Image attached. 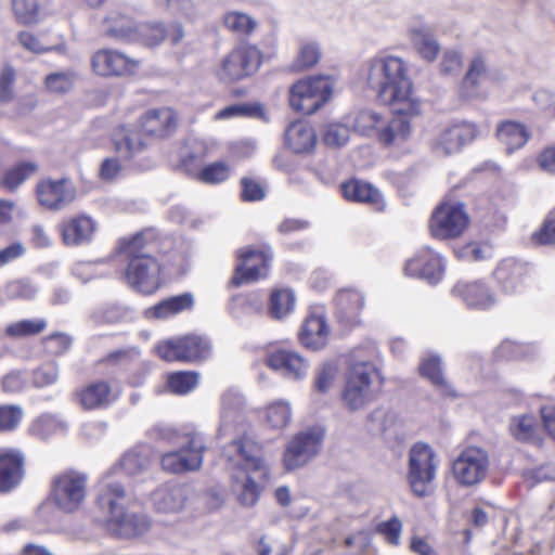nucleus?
I'll return each mask as SVG.
<instances>
[{
    "label": "nucleus",
    "instance_id": "1",
    "mask_svg": "<svg viewBox=\"0 0 555 555\" xmlns=\"http://www.w3.org/2000/svg\"><path fill=\"white\" fill-rule=\"evenodd\" d=\"M160 236L151 229L122 236L117 241L115 253L124 263L122 280L134 292L154 295L163 284Z\"/></svg>",
    "mask_w": 555,
    "mask_h": 555
},
{
    "label": "nucleus",
    "instance_id": "2",
    "mask_svg": "<svg viewBox=\"0 0 555 555\" xmlns=\"http://www.w3.org/2000/svg\"><path fill=\"white\" fill-rule=\"evenodd\" d=\"M262 450V444L248 433L241 434L224 447L227 460L233 467L232 489L242 506L256 505L270 480Z\"/></svg>",
    "mask_w": 555,
    "mask_h": 555
},
{
    "label": "nucleus",
    "instance_id": "3",
    "mask_svg": "<svg viewBox=\"0 0 555 555\" xmlns=\"http://www.w3.org/2000/svg\"><path fill=\"white\" fill-rule=\"evenodd\" d=\"M366 83L378 100L397 115L416 116L421 103L414 95L409 69L398 56H378L370 61Z\"/></svg>",
    "mask_w": 555,
    "mask_h": 555
},
{
    "label": "nucleus",
    "instance_id": "4",
    "mask_svg": "<svg viewBox=\"0 0 555 555\" xmlns=\"http://www.w3.org/2000/svg\"><path fill=\"white\" fill-rule=\"evenodd\" d=\"M275 254L268 243L247 245L235 250V264L228 282L229 287L238 288L270 276Z\"/></svg>",
    "mask_w": 555,
    "mask_h": 555
},
{
    "label": "nucleus",
    "instance_id": "5",
    "mask_svg": "<svg viewBox=\"0 0 555 555\" xmlns=\"http://www.w3.org/2000/svg\"><path fill=\"white\" fill-rule=\"evenodd\" d=\"M438 466L439 457L429 444L418 441L411 447L406 480L415 496L426 498L435 492Z\"/></svg>",
    "mask_w": 555,
    "mask_h": 555
},
{
    "label": "nucleus",
    "instance_id": "6",
    "mask_svg": "<svg viewBox=\"0 0 555 555\" xmlns=\"http://www.w3.org/2000/svg\"><path fill=\"white\" fill-rule=\"evenodd\" d=\"M88 475L74 468L56 473L50 482V498L64 513H75L83 504L88 493Z\"/></svg>",
    "mask_w": 555,
    "mask_h": 555
},
{
    "label": "nucleus",
    "instance_id": "7",
    "mask_svg": "<svg viewBox=\"0 0 555 555\" xmlns=\"http://www.w3.org/2000/svg\"><path fill=\"white\" fill-rule=\"evenodd\" d=\"M334 79L330 76L313 75L297 80L289 89V105L300 114L311 115L331 99Z\"/></svg>",
    "mask_w": 555,
    "mask_h": 555
},
{
    "label": "nucleus",
    "instance_id": "8",
    "mask_svg": "<svg viewBox=\"0 0 555 555\" xmlns=\"http://www.w3.org/2000/svg\"><path fill=\"white\" fill-rule=\"evenodd\" d=\"M155 350L166 362L198 363L210 357L211 343L206 336L190 333L163 340Z\"/></svg>",
    "mask_w": 555,
    "mask_h": 555
},
{
    "label": "nucleus",
    "instance_id": "9",
    "mask_svg": "<svg viewBox=\"0 0 555 555\" xmlns=\"http://www.w3.org/2000/svg\"><path fill=\"white\" fill-rule=\"evenodd\" d=\"M375 376H379V372L370 362H358L348 369L340 396L348 410H360L375 399L376 392L373 389Z\"/></svg>",
    "mask_w": 555,
    "mask_h": 555
},
{
    "label": "nucleus",
    "instance_id": "10",
    "mask_svg": "<svg viewBox=\"0 0 555 555\" xmlns=\"http://www.w3.org/2000/svg\"><path fill=\"white\" fill-rule=\"evenodd\" d=\"M262 63L257 46L243 42L235 46L221 61L218 76L224 82H234L254 75Z\"/></svg>",
    "mask_w": 555,
    "mask_h": 555
},
{
    "label": "nucleus",
    "instance_id": "11",
    "mask_svg": "<svg viewBox=\"0 0 555 555\" xmlns=\"http://www.w3.org/2000/svg\"><path fill=\"white\" fill-rule=\"evenodd\" d=\"M469 224L463 203L443 201L433 211L428 229L433 237L453 240L460 237Z\"/></svg>",
    "mask_w": 555,
    "mask_h": 555
},
{
    "label": "nucleus",
    "instance_id": "12",
    "mask_svg": "<svg viewBox=\"0 0 555 555\" xmlns=\"http://www.w3.org/2000/svg\"><path fill=\"white\" fill-rule=\"evenodd\" d=\"M490 459L486 450L476 446L464 448L451 464L454 480L462 487H474L489 473Z\"/></svg>",
    "mask_w": 555,
    "mask_h": 555
},
{
    "label": "nucleus",
    "instance_id": "13",
    "mask_svg": "<svg viewBox=\"0 0 555 555\" xmlns=\"http://www.w3.org/2000/svg\"><path fill=\"white\" fill-rule=\"evenodd\" d=\"M206 449L205 441L201 436L196 434L186 435V441L180 449L162 455L160 466L166 473L176 475L195 472L203 464Z\"/></svg>",
    "mask_w": 555,
    "mask_h": 555
},
{
    "label": "nucleus",
    "instance_id": "14",
    "mask_svg": "<svg viewBox=\"0 0 555 555\" xmlns=\"http://www.w3.org/2000/svg\"><path fill=\"white\" fill-rule=\"evenodd\" d=\"M137 126L150 140H166L179 126V114L170 106L150 107L137 119Z\"/></svg>",
    "mask_w": 555,
    "mask_h": 555
},
{
    "label": "nucleus",
    "instance_id": "15",
    "mask_svg": "<svg viewBox=\"0 0 555 555\" xmlns=\"http://www.w3.org/2000/svg\"><path fill=\"white\" fill-rule=\"evenodd\" d=\"M140 61L111 48L96 50L91 56L92 72L100 77H128L137 74Z\"/></svg>",
    "mask_w": 555,
    "mask_h": 555
},
{
    "label": "nucleus",
    "instance_id": "16",
    "mask_svg": "<svg viewBox=\"0 0 555 555\" xmlns=\"http://www.w3.org/2000/svg\"><path fill=\"white\" fill-rule=\"evenodd\" d=\"M323 435L315 429L296 434L283 453V464L287 470L306 465L321 449Z\"/></svg>",
    "mask_w": 555,
    "mask_h": 555
},
{
    "label": "nucleus",
    "instance_id": "17",
    "mask_svg": "<svg viewBox=\"0 0 555 555\" xmlns=\"http://www.w3.org/2000/svg\"><path fill=\"white\" fill-rule=\"evenodd\" d=\"M76 188L67 178L40 179L36 184V197L40 206L48 210H61L76 198Z\"/></svg>",
    "mask_w": 555,
    "mask_h": 555
},
{
    "label": "nucleus",
    "instance_id": "18",
    "mask_svg": "<svg viewBox=\"0 0 555 555\" xmlns=\"http://www.w3.org/2000/svg\"><path fill=\"white\" fill-rule=\"evenodd\" d=\"M26 454L18 448L0 447V494L16 490L26 476Z\"/></svg>",
    "mask_w": 555,
    "mask_h": 555
},
{
    "label": "nucleus",
    "instance_id": "19",
    "mask_svg": "<svg viewBox=\"0 0 555 555\" xmlns=\"http://www.w3.org/2000/svg\"><path fill=\"white\" fill-rule=\"evenodd\" d=\"M444 271L442 256L428 246L420 248L404 266L406 275L426 280L430 284L439 283L443 279Z\"/></svg>",
    "mask_w": 555,
    "mask_h": 555
},
{
    "label": "nucleus",
    "instance_id": "20",
    "mask_svg": "<svg viewBox=\"0 0 555 555\" xmlns=\"http://www.w3.org/2000/svg\"><path fill=\"white\" fill-rule=\"evenodd\" d=\"M383 125V117L373 111H363L357 117V126L362 131L376 130L379 143L385 147L395 144L398 140H406L410 133V124L403 119H392L386 127Z\"/></svg>",
    "mask_w": 555,
    "mask_h": 555
},
{
    "label": "nucleus",
    "instance_id": "21",
    "mask_svg": "<svg viewBox=\"0 0 555 555\" xmlns=\"http://www.w3.org/2000/svg\"><path fill=\"white\" fill-rule=\"evenodd\" d=\"M494 274L502 294L506 296L522 294L532 282L528 264L515 259L503 260Z\"/></svg>",
    "mask_w": 555,
    "mask_h": 555
},
{
    "label": "nucleus",
    "instance_id": "22",
    "mask_svg": "<svg viewBox=\"0 0 555 555\" xmlns=\"http://www.w3.org/2000/svg\"><path fill=\"white\" fill-rule=\"evenodd\" d=\"M149 140L138 126L125 124L116 126L111 135L114 151L128 162L135 160L149 149Z\"/></svg>",
    "mask_w": 555,
    "mask_h": 555
},
{
    "label": "nucleus",
    "instance_id": "23",
    "mask_svg": "<svg viewBox=\"0 0 555 555\" xmlns=\"http://www.w3.org/2000/svg\"><path fill=\"white\" fill-rule=\"evenodd\" d=\"M74 397L83 411H95L111 406L118 393L109 380L94 379L77 389Z\"/></svg>",
    "mask_w": 555,
    "mask_h": 555
},
{
    "label": "nucleus",
    "instance_id": "24",
    "mask_svg": "<svg viewBox=\"0 0 555 555\" xmlns=\"http://www.w3.org/2000/svg\"><path fill=\"white\" fill-rule=\"evenodd\" d=\"M264 363L271 370L291 379H301L308 373V362L297 351L276 348L267 353Z\"/></svg>",
    "mask_w": 555,
    "mask_h": 555
},
{
    "label": "nucleus",
    "instance_id": "25",
    "mask_svg": "<svg viewBox=\"0 0 555 555\" xmlns=\"http://www.w3.org/2000/svg\"><path fill=\"white\" fill-rule=\"evenodd\" d=\"M343 197L351 203L364 204L371 209L383 212L386 202L380 191L370 182L350 178L340 184Z\"/></svg>",
    "mask_w": 555,
    "mask_h": 555
},
{
    "label": "nucleus",
    "instance_id": "26",
    "mask_svg": "<svg viewBox=\"0 0 555 555\" xmlns=\"http://www.w3.org/2000/svg\"><path fill=\"white\" fill-rule=\"evenodd\" d=\"M452 293L470 309L488 310L498 301L494 292L485 280L459 282Z\"/></svg>",
    "mask_w": 555,
    "mask_h": 555
},
{
    "label": "nucleus",
    "instance_id": "27",
    "mask_svg": "<svg viewBox=\"0 0 555 555\" xmlns=\"http://www.w3.org/2000/svg\"><path fill=\"white\" fill-rule=\"evenodd\" d=\"M330 326L323 313L310 311L298 333L299 343L309 350L318 351L327 345Z\"/></svg>",
    "mask_w": 555,
    "mask_h": 555
},
{
    "label": "nucleus",
    "instance_id": "28",
    "mask_svg": "<svg viewBox=\"0 0 555 555\" xmlns=\"http://www.w3.org/2000/svg\"><path fill=\"white\" fill-rule=\"evenodd\" d=\"M59 229L64 245L80 246L92 241L96 223L87 215H77L63 220Z\"/></svg>",
    "mask_w": 555,
    "mask_h": 555
},
{
    "label": "nucleus",
    "instance_id": "29",
    "mask_svg": "<svg viewBox=\"0 0 555 555\" xmlns=\"http://www.w3.org/2000/svg\"><path fill=\"white\" fill-rule=\"evenodd\" d=\"M363 307V296L356 289H340L335 297V315L345 326H353L360 322Z\"/></svg>",
    "mask_w": 555,
    "mask_h": 555
},
{
    "label": "nucleus",
    "instance_id": "30",
    "mask_svg": "<svg viewBox=\"0 0 555 555\" xmlns=\"http://www.w3.org/2000/svg\"><path fill=\"white\" fill-rule=\"evenodd\" d=\"M127 501V492L122 483L112 479V475L105 476L100 482L96 498L98 506L113 517L124 511Z\"/></svg>",
    "mask_w": 555,
    "mask_h": 555
},
{
    "label": "nucleus",
    "instance_id": "31",
    "mask_svg": "<svg viewBox=\"0 0 555 555\" xmlns=\"http://www.w3.org/2000/svg\"><path fill=\"white\" fill-rule=\"evenodd\" d=\"M478 135L479 129L475 122L459 121L440 133L438 144L447 153H452L460 150L463 145L472 143Z\"/></svg>",
    "mask_w": 555,
    "mask_h": 555
},
{
    "label": "nucleus",
    "instance_id": "32",
    "mask_svg": "<svg viewBox=\"0 0 555 555\" xmlns=\"http://www.w3.org/2000/svg\"><path fill=\"white\" fill-rule=\"evenodd\" d=\"M106 525L112 534L124 539L140 537L150 528V522L144 516L128 514L125 511H121L113 517H108Z\"/></svg>",
    "mask_w": 555,
    "mask_h": 555
},
{
    "label": "nucleus",
    "instance_id": "33",
    "mask_svg": "<svg viewBox=\"0 0 555 555\" xmlns=\"http://www.w3.org/2000/svg\"><path fill=\"white\" fill-rule=\"evenodd\" d=\"M194 304V295L185 292L160 300L147 308L144 315L147 319L164 320L193 310Z\"/></svg>",
    "mask_w": 555,
    "mask_h": 555
},
{
    "label": "nucleus",
    "instance_id": "34",
    "mask_svg": "<svg viewBox=\"0 0 555 555\" xmlns=\"http://www.w3.org/2000/svg\"><path fill=\"white\" fill-rule=\"evenodd\" d=\"M104 35L108 38L132 42L135 38L137 24L131 15L120 10L111 11L103 21Z\"/></svg>",
    "mask_w": 555,
    "mask_h": 555
},
{
    "label": "nucleus",
    "instance_id": "35",
    "mask_svg": "<svg viewBox=\"0 0 555 555\" xmlns=\"http://www.w3.org/2000/svg\"><path fill=\"white\" fill-rule=\"evenodd\" d=\"M285 143L294 153L307 154L315 147L317 133L308 122L295 121L285 131Z\"/></svg>",
    "mask_w": 555,
    "mask_h": 555
},
{
    "label": "nucleus",
    "instance_id": "36",
    "mask_svg": "<svg viewBox=\"0 0 555 555\" xmlns=\"http://www.w3.org/2000/svg\"><path fill=\"white\" fill-rule=\"evenodd\" d=\"M498 141L505 146L508 154L521 149L530 139L526 125L515 120L501 121L495 131Z\"/></svg>",
    "mask_w": 555,
    "mask_h": 555
},
{
    "label": "nucleus",
    "instance_id": "37",
    "mask_svg": "<svg viewBox=\"0 0 555 555\" xmlns=\"http://www.w3.org/2000/svg\"><path fill=\"white\" fill-rule=\"evenodd\" d=\"M296 305V296L293 288L287 286H274L270 289L267 312L273 320H282L291 314Z\"/></svg>",
    "mask_w": 555,
    "mask_h": 555
},
{
    "label": "nucleus",
    "instance_id": "38",
    "mask_svg": "<svg viewBox=\"0 0 555 555\" xmlns=\"http://www.w3.org/2000/svg\"><path fill=\"white\" fill-rule=\"evenodd\" d=\"M488 68L486 60L481 54L475 55L468 66V69L461 81V94L464 98H473L478 94V89L482 79L486 78Z\"/></svg>",
    "mask_w": 555,
    "mask_h": 555
},
{
    "label": "nucleus",
    "instance_id": "39",
    "mask_svg": "<svg viewBox=\"0 0 555 555\" xmlns=\"http://www.w3.org/2000/svg\"><path fill=\"white\" fill-rule=\"evenodd\" d=\"M199 374L195 371H175L166 375L165 385L169 393L185 396L198 385Z\"/></svg>",
    "mask_w": 555,
    "mask_h": 555
},
{
    "label": "nucleus",
    "instance_id": "40",
    "mask_svg": "<svg viewBox=\"0 0 555 555\" xmlns=\"http://www.w3.org/2000/svg\"><path fill=\"white\" fill-rule=\"evenodd\" d=\"M223 27L237 36L250 37L258 27L257 21L241 11H228L222 16Z\"/></svg>",
    "mask_w": 555,
    "mask_h": 555
},
{
    "label": "nucleus",
    "instance_id": "41",
    "mask_svg": "<svg viewBox=\"0 0 555 555\" xmlns=\"http://www.w3.org/2000/svg\"><path fill=\"white\" fill-rule=\"evenodd\" d=\"M185 501V490L180 485L166 486L156 493L157 509L164 513L180 511Z\"/></svg>",
    "mask_w": 555,
    "mask_h": 555
},
{
    "label": "nucleus",
    "instance_id": "42",
    "mask_svg": "<svg viewBox=\"0 0 555 555\" xmlns=\"http://www.w3.org/2000/svg\"><path fill=\"white\" fill-rule=\"evenodd\" d=\"M38 167L33 162H22L5 170L0 179V188L8 192H14L29 177H31Z\"/></svg>",
    "mask_w": 555,
    "mask_h": 555
},
{
    "label": "nucleus",
    "instance_id": "43",
    "mask_svg": "<svg viewBox=\"0 0 555 555\" xmlns=\"http://www.w3.org/2000/svg\"><path fill=\"white\" fill-rule=\"evenodd\" d=\"M233 168L227 160H216L202 167L195 179L204 184H221L230 179Z\"/></svg>",
    "mask_w": 555,
    "mask_h": 555
},
{
    "label": "nucleus",
    "instance_id": "44",
    "mask_svg": "<svg viewBox=\"0 0 555 555\" xmlns=\"http://www.w3.org/2000/svg\"><path fill=\"white\" fill-rule=\"evenodd\" d=\"M321 47L315 41H302L291 67L294 72H304L314 67L321 60Z\"/></svg>",
    "mask_w": 555,
    "mask_h": 555
},
{
    "label": "nucleus",
    "instance_id": "45",
    "mask_svg": "<svg viewBox=\"0 0 555 555\" xmlns=\"http://www.w3.org/2000/svg\"><path fill=\"white\" fill-rule=\"evenodd\" d=\"M48 322L46 319H23L9 324L5 327L7 336L11 338H24L36 336L47 330Z\"/></svg>",
    "mask_w": 555,
    "mask_h": 555
},
{
    "label": "nucleus",
    "instance_id": "46",
    "mask_svg": "<svg viewBox=\"0 0 555 555\" xmlns=\"http://www.w3.org/2000/svg\"><path fill=\"white\" fill-rule=\"evenodd\" d=\"M167 38V28L162 23H143L137 25L135 38L138 41L146 47H156Z\"/></svg>",
    "mask_w": 555,
    "mask_h": 555
},
{
    "label": "nucleus",
    "instance_id": "47",
    "mask_svg": "<svg viewBox=\"0 0 555 555\" xmlns=\"http://www.w3.org/2000/svg\"><path fill=\"white\" fill-rule=\"evenodd\" d=\"M12 11L21 25L36 24L40 20L41 4L39 0H11Z\"/></svg>",
    "mask_w": 555,
    "mask_h": 555
},
{
    "label": "nucleus",
    "instance_id": "48",
    "mask_svg": "<svg viewBox=\"0 0 555 555\" xmlns=\"http://www.w3.org/2000/svg\"><path fill=\"white\" fill-rule=\"evenodd\" d=\"M291 406L283 401H276L264 409V423L273 430L284 429L291 422Z\"/></svg>",
    "mask_w": 555,
    "mask_h": 555
},
{
    "label": "nucleus",
    "instance_id": "49",
    "mask_svg": "<svg viewBox=\"0 0 555 555\" xmlns=\"http://www.w3.org/2000/svg\"><path fill=\"white\" fill-rule=\"evenodd\" d=\"M62 430V424L52 415L42 414L35 418L29 427L28 434L39 440H47Z\"/></svg>",
    "mask_w": 555,
    "mask_h": 555
},
{
    "label": "nucleus",
    "instance_id": "50",
    "mask_svg": "<svg viewBox=\"0 0 555 555\" xmlns=\"http://www.w3.org/2000/svg\"><path fill=\"white\" fill-rule=\"evenodd\" d=\"M77 74L72 70L51 73L44 78L46 88L55 94L68 93L75 86Z\"/></svg>",
    "mask_w": 555,
    "mask_h": 555
},
{
    "label": "nucleus",
    "instance_id": "51",
    "mask_svg": "<svg viewBox=\"0 0 555 555\" xmlns=\"http://www.w3.org/2000/svg\"><path fill=\"white\" fill-rule=\"evenodd\" d=\"M538 423L533 416L522 415L513 417L509 430L515 439L519 441H532L538 434Z\"/></svg>",
    "mask_w": 555,
    "mask_h": 555
},
{
    "label": "nucleus",
    "instance_id": "52",
    "mask_svg": "<svg viewBox=\"0 0 555 555\" xmlns=\"http://www.w3.org/2000/svg\"><path fill=\"white\" fill-rule=\"evenodd\" d=\"M240 198L244 203L260 202L267 195L266 182L254 177H242L240 180Z\"/></svg>",
    "mask_w": 555,
    "mask_h": 555
},
{
    "label": "nucleus",
    "instance_id": "53",
    "mask_svg": "<svg viewBox=\"0 0 555 555\" xmlns=\"http://www.w3.org/2000/svg\"><path fill=\"white\" fill-rule=\"evenodd\" d=\"M24 418V410L17 404H0V434L15 431Z\"/></svg>",
    "mask_w": 555,
    "mask_h": 555
},
{
    "label": "nucleus",
    "instance_id": "54",
    "mask_svg": "<svg viewBox=\"0 0 555 555\" xmlns=\"http://www.w3.org/2000/svg\"><path fill=\"white\" fill-rule=\"evenodd\" d=\"M421 376L427 378L434 386L447 389L448 383L443 377L441 361L437 357L424 359L418 366Z\"/></svg>",
    "mask_w": 555,
    "mask_h": 555
},
{
    "label": "nucleus",
    "instance_id": "55",
    "mask_svg": "<svg viewBox=\"0 0 555 555\" xmlns=\"http://www.w3.org/2000/svg\"><path fill=\"white\" fill-rule=\"evenodd\" d=\"M73 339L66 333L55 332L41 339L43 351L53 357L66 353L72 347Z\"/></svg>",
    "mask_w": 555,
    "mask_h": 555
},
{
    "label": "nucleus",
    "instance_id": "56",
    "mask_svg": "<svg viewBox=\"0 0 555 555\" xmlns=\"http://www.w3.org/2000/svg\"><path fill=\"white\" fill-rule=\"evenodd\" d=\"M412 40L414 48L424 60L433 62L437 59L440 47L431 35L415 31Z\"/></svg>",
    "mask_w": 555,
    "mask_h": 555
},
{
    "label": "nucleus",
    "instance_id": "57",
    "mask_svg": "<svg viewBox=\"0 0 555 555\" xmlns=\"http://www.w3.org/2000/svg\"><path fill=\"white\" fill-rule=\"evenodd\" d=\"M59 379V365L54 361L46 362L31 373V384L36 388H46Z\"/></svg>",
    "mask_w": 555,
    "mask_h": 555
},
{
    "label": "nucleus",
    "instance_id": "58",
    "mask_svg": "<svg viewBox=\"0 0 555 555\" xmlns=\"http://www.w3.org/2000/svg\"><path fill=\"white\" fill-rule=\"evenodd\" d=\"M149 466V459L140 451L131 450L126 452L118 463V470L127 475L141 473Z\"/></svg>",
    "mask_w": 555,
    "mask_h": 555
},
{
    "label": "nucleus",
    "instance_id": "59",
    "mask_svg": "<svg viewBox=\"0 0 555 555\" xmlns=\"http://www.w3.org/2000/svg\"><path fill=\"white\" fill-rule=\"evenodd\" d=\"M322 139L328 146H341L349 139V128L339 122L328 124L323 131Z\"/></svg>",
    "mask_w": 555,
    "mask_h": 555
},
{
    "label": "nucleus",
    "instance_id": "60",
    "mask_svg": "<svg viewBox=\"0 0 555 555\" xmlns=\"http://www.w3.org/2000/svg\"><path fill=\"white\" fill-rule=\"evenodd\" d=\"M16 78L14 68L10 65L2 67L0 72V104H5L14 99L13 85Z\"/></svg>",
    "mask_w": 555,
    "mask_h": 555
},
{
    "label": "nucleus",
    "instance_id": "61",
    "mask_svg": "<svg viewBox=\"0 0 555 555\" xmlns=\"http://www.w3.org/2000/svg\"><path fill=\"white\" fill-rule=\"evenodd\" d=\"M402 531L401 520L393 516L376 526V532L382 534L387 543L398 545Z\"/></svg>",
    "mask_w": 555,
    "mask_h": 555
},
{
    "label": "nucleus",
    "instance_id": "62",
    "mask_svg": "<svg viewBox=\"0 0 555 555\" xmlns=\"http://www.w3.org/2000/svg\"><path fill=\"white\" fill-rule=\"evenodd\" d=\"M535 243L555 246V208L548 214L541 228L533 234Z\"/></svg>",
    "mask_w": 555,
    "mask_h": 555
},
{
    "label": "nucleus",
    "instance_id": "63",
    "mask_svg": "<svg viewBox=\"0 0 555 555\" xmlns=\"http://www.w3.org/2000/svg\"><path fill=\"white\" fill-rule=\"evenodd\" d=\"M337 371V365L334 363H324L317 373L314 383L315 389L322 393L326 392L333 385Z\"/></svg>",
    "mask_w": 555,
    "mask_h": 555
},
{
    "label": "nucleus",
    "instance_id": "64",
    "mask_svg": "<svg viewBox=\"0 0 555 555\" xmlns=\"http://www.w3.org/2000/svg\"><path fill=\"white\" fill-rule=\"evenodd\" d=\"M7 296L12 300L24 299L28 300L34 298L35 288L26 281L16 280L12 281L7 285Z\"/></svg>",
    "mask_w": 555,
    "mask_h": 555
}]
</instances>
